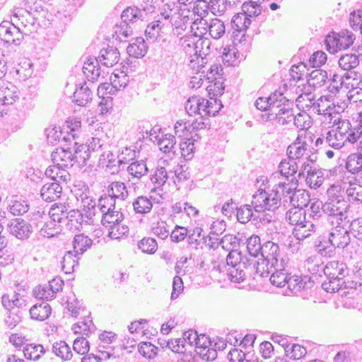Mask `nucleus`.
I'll return each mask as SVG.
<instances>
[{"instance_id":"nucleus-1","label":"nucleus","mask_w":362,"mask_h":362,"mask_svg":"<svg viewBox=\"0 0 362 362\" xmlns=\"http://www.w3.org/2000/svg\"><path fill=\"white\" fill-rule=\"evenodd\" d=\"M226 270L228 279L235 283L243 282L247 275L269 276L273 269L285 270L289 258L285 250H274L265 256L263 250H228Z\"/></svg>"},{"instance_id":"nucleus-2","label":"nucleus","mask_w":362,"mask_h":362,"mask_svg":"<svg viewBox=\"0 0 362 362\" xmlns=\"http://www.w3.org/2000/svg\"><path fill=\"white\" fill-rule=\"evenodd\" d=\"M344 189L345 187H341V185H332L327 192V201L324 204H321L323 214L329 217L328 221L332 225L335 222L337 227L340 228H344L349 222L346 213L350 205L345 199Z\"/></svg>"},{"instance_id":"nucleus-3","label":"nucleus","mask_w":362,"mask_h":362,"mask_svg":"<svg viewBox=\"0 0 362 362\" xmlns=\"http://www.w3.org/2000/svg\"><path fill=\"white\" fill-rule=\"evenodd\" d=\"M153 6L150 5H141V7L136 6H129L124 8L120 15V24L115 25V40L119 44L123 41V38H129L133 35V30L129 25L134 23L139 20L143 21L148 13H151Z\"/></svg>"},{"instance_id":"nucleus-4","label":"nucleus","mask_w":362,"mask_h":362,"mask_svg":"<svg viewBox=\"0 0 362 362\" xmlns=\"http://www.w3.org/2000/svg\"><path fill=\"white\" fill-rule=\"evenodd\" d=\"M322 272L326 279L322 283V288L328 293H334L341 288L344 278L349 274L346 264L342 262L332 261L328 262Z\"/></svg>"},{"instance_id":"nucleus-5","label":"nucleus","mask_w":362,"mask_h":362,"mask_svg":"<svg viewBox=\"0 0 362 362\" xmlns=\"http://www.w3.org/2000/svg\"><path fill=\"white\" fill-rule=\"evenodd\" d=\"M252 201L255 211H260L262 209L274 212L281 206L280 192L274 187L269 193L265 189L259 188L256 194H253Z\"/></svg>"},{"instance_id":"nucleus-6","label":"nucleus","mask_w":362,"mask_h":362,"mask_svg":"<svg viewBox=\"0 0 362 362\" xmlns=\"http://www.w3.org/2000/svg\"><path fill=\"white\" fill-rule=\"evenodd\" d=\"M75 197L78 201H81L83 206V212L86 218H93L96 213V199L92 196L89 187L83 182L75 185Z\"/></svg>"},{"instance_id":"nucleus-7","label":"nucleus","mask_w":362,"mask_h":362,"mask_svg":"<svg viewBox=\"0 0 362 362\" xmlns=\"http://www.w3.org/2000/svg\"><path fill=\"white\" fill-rule=\"evenodd\" d=\"M216 224L221 225V223L214 222L211 224L210 233L205 236L202 235L203 229L200 227H196L192 230H188L187 233V242L189 245H192L195 244L194 249H197V245L201 243H204L209 248H214L215 247V242H214V237L213 235H218V232L216 229Z\"/></svg>"},{"instance_id":"nucleus-8","label":"nucleus","mask_w":362,"mask_h":362,"mask_svg":"<svg viewBox=\"0 0 362 362\" xmlns=\"http://www.w3.org/2000/svg\"><path fill=\"white\" fill-rule=\"evenodd\" d=\"M360 60L359 54L351 51L341 54L338 64L342 70L346 71L343 74L346 80L357 79L359 73L356 69L359 66Z\"/></svg>"},{"instance_id":"nucleus-9","label":"nucleus","mask_w":362,"mask_h":362,"mask_svg":"<svg viewBox=\"0 0 362 362\" xmlns=\"http://www.w3.org/2000/svg\"><path fill=\"white\" fill-rule=\"evenodd\" d=\"M98 95L100 98L98 104L100 115L110 114L113 109V84L103 83L98 88Z\"/></svg>"},{"instance_id":"nucleus-10","label":"nucleus","mask_w":362,"mask_h":362,"mask_svg":"<svg viewBox=\"0 0 362 362\" xmlns=\"http://www.w3.org/2000/svg\"><path fill=\"white\" fill-rule=\"evenodd\" d=\"M64 281L61 278H54L47 284L35 287L33 290L34 295L37 298L52 300L55 297L57 293L62 290Z\"/></svg>"},{"instance_id":"nucleus-11","label":"nucleus","mask_w":362,"mask_h":362,"mask_svg":"<svg viewBox=\"0 0 362 362\" xmlns=\"http://www.w3.org/2000/svg\"><path fill=\"white\" fill-rule=\"evenodd\" d=\"M0 38L5 43L18 45L23 40V35L13 23L4 21L0 24Z\"/></svg>"},{"instance_id":"nucleus-12","label":"nucleus","mask_w":362,"mask_h":362,"mask_svg":"<svg viewBox=\"0 0 362 362\" xmlns=\"http://www.w3.org/2000/svg\"><path fill=\"white\" fill-rule=\"evenodd\" d=\"M339 173L343 185L342 187H346V185H349V187L346 189V194L349 201L362 203V186L356 183L357 182H359V180L354 176L346 175V173L341 175V170H339Z\"/></svg>"},{"instance_id":"nucleus-13","label":"nucleus","mask_w":362,"mask_h":362,"mask_svg":"<svg viewBox=\"0 0 362 362\" xmlns=\"http://www.w3.org/2000/svg\"><path fill=\"white\" fill-rule=\"evenodd\" d=\"M92 221L93 218H86L85 213L78 209H72L68 211L64 223L69 230H79L83 223L90 224Z\"/></svg>"},{"instance_id":"nucleus-14","label":"nucleus","mask_w":362,"mask_h":362,"mask_svg":"<svg viewBox=\"0 0 362 362\" xmlns=\"http://www.w3.org/2000/svg\"><path fill=\"white\" fill-rule=\"evenodd\" d=\"M122 39V42H129L126 48L127 54L132 57L139 59L142 58L147 53L148 47L142 37H132L130 40Z\"/></svg>"},{"instance_id":"nucleus-15","label":"nucleus","mask_w":362,"mask_h":362,"mask_svg":"<svg viewBox=\"0 0 362 362\" xmlns=\"http://www.w3.org/2000/svg\"><path fill=\"white\" fill-rule=\"evenodd\" d=\"M285 103L286 104H284L280 110L281 113L279 114L276 122L279 124L285 125L293 121L294 125L298 128L299 126H300V124L298 123V117H303L304 114L299 112L296 115H294L293 108V101L287 99V102Z\"/></svg>"},{"instance_id":"nucleus-16","label":"nucleus","mask_w":362,"mask_h":362,"mask_svg":"<svg viewBox=\"0 0 362 362\" xmlns=\"http://www.w3.org/2000/svg\"><path fill=\"white\" fill-rule=\"evenodd\" d=\"M52 160L61 167H72L74 165L73 148H58L52 152Z\"/></svg>"},{"instance_id":"nucleus-17","label":"nucleus","mask_w":362,"mask_h":362,"mask_svg":"<svg viewBox=\"0 0 362 362\" xmlns=\"http://www.w3.org/2000/svg\"><path fill=\"white\" fill-rule=\"evenodd\" d=\"M7 226L10 233L20 240L28 238L31 233L30 225L22 218H15L8 221Z\"/></svg>"},{"instance_id":"nucleus-18","label":"nucleus","mask_w":362,"mask_h":362,"mask_svg":"<svg viewBox=\"0 0 362 362\" xmlns=\"http://www.w3.org/2000/svg\"><path fill=\"white\" fill-rule=\"evenodd\" d=\"M18 99L17 88L11 83L0 81V103L12 105Z\"/></svg>"},{"instance_id":"nucleus-19","label":"nucleus","mask_w":362,"mask_h":362,"mask_svg":"<svg viewBox=\"0 0 362 362\" xmlns=\"http://www.w3.org/2000/svg\"><path fill=\"white\" fill-rule=\"evenodd\" d=\"M62 187L57 182H47L43 185L40 190L42 199L51 202L61 197Z\"/></svg>"},{"instance_id":"nucleus-20","label":"nucleus","mask_w":362,"mask_h":362,"mask_svg":"<svg viewBox=\"0 0 362 362\" xmlns=\"http://www.w3.org/2000/svg\"><path fill=\"white\" fill-rule=\"evenodd\" d=\"M324 171L325 170L320 168L319 165H310L305 180L306 183L313 189L320 187L325 179Z\"/></svg>"},{"instance_id":"nucleus-21","label":"nucleus","mask_w":362,"mask_h":362,"mask_svg":"<svg viewBox=\"0 0 362 362\" xmlns=\"http://www.w3.org/2000/svg\"><path fill=\"white\" fill-rule=\"evenodd\" d=\"M99 339L98 353L100 354L102 358L109 359L113 351V347L111 346L113 341L112 332L107 331L103 332L100 334Z\"/></svg>"},{"instance_id":"nucleus-22","label":"nucleus","mask_w":362,"mask_h":362,"mask_svg":"<svg viewBox=\"0 0 362 362\" xmlns=\"http://www.w3.org/2000/svg\"><path fill=\"white\" fill-rule=\"evenodd\" d=\"M324 253L326 255V250H319L315 254L307 257L305 260L304 266L307 268L308 271L312 274H317L318 272L323 268L324 264Z\"/></svg>"},{"instance_id":"nucleus-23","label":"nucleus","mask_w":362,"mask_h":362,"mask_svg":"<svg viewBox=\"0 0 362 362\" xmlns=\"http://www.w3.org/2000/svg\"><path fill=\"white\" fill-rule=\"evenodd\" d=\"M214 237V242H215V247L213 249H216L219 245L222 249H235L238 247H240L245 245L243 240L238 239L235 235L232 234H227L219 240L216 235Z\"/></svg>"},{"instance_id":"nucleus-24","label":"nucleus","mask_w":362,"mask_h":362,"mask_svg":"<svg viewBox=\"0 0 362 362\" xmlns=\"http://www.w3.org/2000/svg\"><path fill=\"white\" fill-rule=\"evenodd\" d=\"M291 204L295 208L303 209L307 207L310 199L308 191L305 189H295L294 192L288 197Z\"/></svg>"},{"instance_id":"nucleus-25","label":"nucleus","mask_w":362,"mask_h":362,"mask_svg":"<svg viewBox=\"0 0 362 362\" xmlns=\"http://www.w3.org/2000/svg\"><path fill=\"white\" fill-rule=\"evenodd\" d=\"M349 124L350 123L349 122L343 121L341 123V127H338L339 131L337 133L335 132L332 134L330 131L327 133L326 141L329 146L335 149H339L344 146V139L345 133L342 132L341 129L344 125H346V127L349 129Z\"/></svg>"},{"instance_id":"nucleus-26","label":"nucleus","mask_w":362,"mask_h":362,"mask_svg":"<svg viewBox=\"0 0 362 362\" xmlns=\"http://www.w3.org/2000/svg\"><path fill=\"white\" fill-rule=\"evenodd\" d=\"M298 166L296 161L291 160L283 159L279 165V172L285 177L286 180H290L292 177H296Z\"/></svg>"},{"instance_id":"nucleus-27","label":"nucleus","mask_w":362,"mask_h":362,"mask_svg":"<svg viewBox=\"0 0 362 362\" xmlns=\"http://www.w3.org/2000/svg\"><path fill=\"white\" fill-rule=\"evenodd\" d=\"M8 208L13 215L21 216L28 211L29 204L22 196L16 195L12 197Z\"/></svg>"},{"instance_id":"nucleus-28","label":"nucleus","mask_w":362,"mask_h":362,"mask_svg":"<svg viewBox=\"0 0 362 362\" xmlns=\"http://www.w3.org/2000/svg\"><path fill=\"white\" fill-rule=\"evenodd\" d=\"M113 204H110L106 211L103 213L101 223L103 226V233L106 234V236L110 240H112L113 233V209H112Z\"/></svg>"},{"instance_id":"nucleus-29","label":"nucleus","mask_w":362,"mask_h":362,"mask_svg":"<svg viewBox=\"0 0 362 362\" xmlns=\"http://www.w3.org/2000/svg\"><path fill=\"white\" fill-rule=\"evenodd\" d=\"M222 59L225 65L228 66H236L241 60L238 49L235 46H226L222 52Z\"/></svg>"},{"instance_id":"nucleus-30","label":"nucleus","mask_w":362,"mask_h":362,"mask_svg":"<svg viewBox=\"0 0 362 362\" xmlns=\"http://www.w3.org/2000/svg\"><path fill=\"white\" fill-rule=\"evenodd\" d=\"M51 307L47 302H42L35 304L30 309V314L32 319L44 321L51 315Z\"/></svg>"},{"instance_id":"nucleus-31","label":"nucleus","mask_w":362,"mask_h":362,"mask_svg":"<svg viewBox=\"0 0 362 362\" xmlns=\"http://www.w3.org/2000/svg\"><path fill=\"white\" fill-rule=\"evenodd\" d=\"M67 250L62 262V269L65 270L66 273H70L74 271V267L78 265V255H83L86 250Z\"/></svg>"},{"instance_id":"nucleus-32","label":"nucleus","mask_w":362,"mask_h":362,"mask_svg":"<svg viewBox=\"0 0 362 362\" xmlns=\"http://www.w3.org/2000/svg\"><path fill=\"white\" fill-rule=\"evenodd\" d=\"M99 70L98 60L96 58L90 57L87 62H84L83 73L88 81L93 82L97 80L100 76Z\"/></svg>"},{"instance_id":"nucleus-33","label":"nucleus","mask_w":362,"mask_h":362,"mask_svg":"<svg viewBox=\"0 0 362 362\" xmlns=\"http://www.w3.org/2000/svg\"><path fill=\"white\" fill-rule=\"evenodd\" d=\"M306 77L309 86L315 88L322 86L328 78L327 73L325 70L317 68L310 73H306Z\"/></svg>"},{"instance_id":"nucleus-34","label":"nucleus","mask_w":362,"mask_h":362,"mask_svg":"<svg viewBox=\"0 0 362 362\" xmlns=\"http://www.w3.org/2000/svg\"><path fill=\"white\" fill-rule=\"evenodd\" d=\"M171 180V170L168 172L164 167L157 166L153 174L151 176V181L155 188L160 189L165 183Z\"/></svg>"},{"instance_id":"nucleus-35","label":"nucleus","mask_w":362,"mask_h":362,"mask_svg":"<svg viewBox=\"0 0 362 362\" xmlns=\"http://www.w3.org/2000/svg\"><path fill=\"white\" fill-rule=\"evenodd\" d=\"M84 144L78 145V143L74 141V146L73 147L74 162L78 167L86 165L87 160L91 156L90 152H88Z\"/></svg>"},{"instance_id":"nucleus-36","label":"nucleus","mask_w":362,"mask_h":362,"mask_svg":"<svg viewBox=\"0 0 362 362\" xmlns=\"http://www.w3.org/2000/svg\"><path fill=\"white\" fill-rule=\"evenodd\" d=\"M92 100V92L86 85L76 88L74 93V101L78 106H86Z\"/></svg>"},{"instance_id":"nucleus-37","label":"nucleus","mask_w":362,"mask_h":362,"mask_svg":"<svg viewBox=\"0 0 362 362\" xmlns=\"http://www.w3.org/2000/svg\"><path fill=\"white\" fill-rule=\"evenodd\" d=\"M345 168L350 175L361 173L362 171V157L356 153H351L346 158Z\"/></svg>"},{"instance_id":"nucleus-38","label":"nucleus","mask_w":362,"mask_h":362,"mask_svg":"<svg viewBox=\"0 0 362 362\" xmlns=\"http://www.w3.org/2000/svg\"><path fill=\"white\" fill-rule=\"evenodd\" d=\"M13 17L21 19V23L25 28H28L30 32H33L37 29V18L34 17L29 11L19 9L13 15Z\"/></svg>"},{"instance_id":"nucleus-39","label":"nucleus","mask_w":362,"mask_h":362,"mask_svg":"<svg viewBox=\"0 0 362 362\" xmlns=\"http://www.w3.org/2000/svg\"><path fill=\"white\" fill-rule=\"evenodd\" d=\"M286 218L288 219L291 225H297L301 228H305L308 225H310L311 227L314 226L312 223L305 221V212L303 209H299L293 213L289 211L286 214Z\"/></svg>"},{"instance_id":"nucleus-40","label":"nucleus","mask_w":362,"mask_h":362,"mask_svg":"<svg viewBox=\"0 0 362 362\" xmlns=\"http://www.w3.org/2000/svg\"><path fill=\"white\" fill-rule=\"evenodd\" d=\"M298 185L296 177H292L290 180L280 182L274 187L280 192L281 197H284L291 195Z\"/></svg>"},{"instance_id":"nucleus-41","label":"nucleus","mask_w":362,"mask_h":362,"mask_svg":"<svg viewBox=\"0 0 362 362\" xmlns=\"http://www.w3.org/2000/svg\"><path fill=\"white\" fill-rule=\"evenodd\" d=\"M68 211V209L64 204H56L50 208L49 216L51 220L57 221L58 223H64Z\"/></svg>"},{"instance_id":"nucleus-42","label":"nucleus","mask_w":362,"mask_h":362,"mask_svg":"<svg viewBox=\"0 0 362 362\" xmlns=\"http://www.w3.org/2000/svg\"><path fill=\"white\" fill-rule=\"evenodd\" d=\"M127 171L129 175L133 176V177L140 179L148 173V169L147 168L146 160L141 159L139 161L136 160L130 163L127 167Z\"/></svg>"},{"instance_id":"nucleus-43","label":"nucleus","mask_w":362,"mask_h":362,"mask_svg":"<svg viewBox=\"0 0 362 362\" xmlns=\"http://www.w3.org/2000/svg\"><path fill=\"white\" fill-rule=\"evenodd\" d=\"M132 205L135 213L141 214L149 213L153 207L151 200L144 196L137 197L133 202Z\"/></svg>"},{"instance_id":"nucleus-44","label":"nucleus","mask_w":362,"mask_h":362,"mask_svg":"<svg viewBox=\"0 0 362 362\" xmlns=\"http://www.w3.org/2000/svg\"><path fill=\"white\" fill-rule=\"evenodd\" d=\"M62 232V226L57 221L50 220L46 222L43 227L40 229V233L43 237L53 238L60 235Z\"/></svg>"},{"instance_id":"nucleus-45","label":"nucleus","mask_w":362,"mask_h":362,"mask_svg":"<svg viewBox=\"0 0 362 362\" xmlns=\"http://www.w3.org/2000/svg\"><path fill=\"white\" fill-rule=\"evenodd\" d=\"M163 25L164 24L160 20L153 21L150 23L145 30L146 39L148 41L155 42L160 35V32Z\"/></svg>"},{"instance_id":"nucleus-46","label":"nucleus","mask_w":362,"mask_h":362,"mask_svg":"<svg viewBox=\"0 0 362 362\" xmlns=\"http://www.w3.org/2000/svg\"><path fill=\"white\" fill-rule=\"evenodd\" d=\"M194 149L195 147L193 141L181 139L177 148V153L178 155L180 154L181 157L185 160H189L193 158Z\"/></svg>"},{"instance_id":"nucleus-47","label":"nucleus","mask_w":362,"mask_h":362,"mask_svg":"<svg viewBox=\"0 0 362 362\" xmlns=\"http://www.w3.org/2000/svg\"><path fill=\"white\" fill-rule=\"evenodd\" d=\"M139 153V151H136L135 148H132L131 147H125V148L122 150V151L117 156L119 170H121L124 168L122 165H124L130 160L136 159L137 157L136 154Z\"/></svg>"},{"instance_id":"nucleus-48","label":"nucleus","mask_w":362,"mask_h":362,"mask_svg":"<svg viewBox=\"0 0 362 362\" xmlns=\"http://www.w3.org/2000/svg\"><path fill=\"white\" fill-rule=\"evenodd\" d=\"M45 350L41 344H28L23 348V354L27 359L37 361Z\"/></svg>"},{"instance_id":"nucleus-49","label":"nucleus","mask_w":362,"mask_h":362,"mask_svg":"<svg viewBox=\"0 0 362 362\" xmlns=\"http://www.w3.org/2000/svg\"><path fill=\"white\" fill-rule=\"evenodd\" d=\"M242 11L245 16L250 17H255L259 16L262 12V6L260 0L252 1L245 2L242 5Z\"/></svg>"},{"instance_id":"nucleus-50","label":"nucleus","mask_w":362,"mask_h":362,"mask_svg":"<svg viewBox=\"0 0 362 362\" xmlns=\"http://www.w3.org/2000/svg\"><path fill=\"white\" fill-rule=\"evenodd\" d=\"M306 353L307 351L304 346L298 344H293L291 346L289 345L287 349H286L284 354L286 358L298 361L305 356Z\"/></svg>"},{"instance_id":"nucleus-51","label":"nucleus","mask_w":362,"mask_h":362,"mask_svg":"<svg viewBox=\"0 0 362 362\" xmlns=\"http://www.w3.org/2000/svg\"><path fill=\"white\" fill-rule=\"evenodd\" d=\"M52 351L63 360H69L72 356L71 349L64 341L54 343Z\"/></svg>"},{"instance_id":"nucleus-52","label":"nucleus","mask_w":362,"mask_h":362,"mask_svg":"<svg viewBox=\"0 0 362 362\" xmlns=\"http://www.w3.org/2000/svg\"><path fill=\"white\" fill-rule=\"evenodd\" d=\"M174 132L175 137L182 140H187L190 133V127L189 122L180 119L176 122L174 125Z\"/></svg>"},{"instance_id":"nucleus-53","label":"nucleus","mask_w":362,"mask_h":362,"mask_svg":"<svg viewBox=\"0 0 362 362\" xmlns=\"http://www.w3.org/2000/svg\"><path fill=\"white\" fill-rule=\"evenodd\" d=\"M255 214L252 211V206L249 204H245L238 207L236 210V217L241 223H246L250 220L253 221Z\"/></svg>"},{"instance_id":"nucleus-54","label":"nucleus","mask_w":362,"mask_h":362,"mask_svg":"<svg viewBox=\"0 0 362 362\" xmlns=\"http://www.w3.org/2000/svg\"><path fill=\"white\" fill-rule=\"evenodd\" d=\"M337 35L339 50L347 49L353 45L355 36L351 32L348 30H343Z\"/></svg>"},{"instance_id":"nucleus-55","label":"nucleus","mask_w":362,"mask_h":362,"mask_svg":"<svg viewBox=\"0 0 362 362\" xmlns=\"http://www.w3.org/2000/svg\"><path fill=\"white\" fill-rule=\"evenodd\" d=\"M331 236L332 238L329 240V243L334 249H344L349 244L350 239L349 235L333 233V235H331Z\"/></svg>"},{"instance_id":"nucleus-56","label":"nucleus","mask_w":362,"mask_h":362,"mask_svg":"<svg viewBox=\"0 0 362 362\" xmlns=\"http://www.w3.org/2000/svg\"><path fill=\"white\" fill-rule=\"evenodd\" d=\"M324 45L329 53L334 54L337 52L339 50L337 33L332 32L326 35Z\"/></svg>"},{"instance_id":"nucleus-57","label":"nucleus","mask_w":362,"mask_h":362,"mask_svg":"<svg viewBox=\"0 0 362 362\" xmlns=\"http://www.w3.org/2000/svg\"><path fill=\"white\" fill-rule=\"evenodd\" d=\"M285 270L273 269L270 273L269 281L271 284L277 287L281 288L286 285L287 281V275L284 273Z\"/></svg>"},{"instance_id":"nucleus-58","label":"nucleus","mask_w":362,"mask_h":362,"mask_svg":"<svg viewBox=\"0 0 362 362\" xmlns=\"http://www.w3.org/2000/svg\"><path fill=\"white\" fill-rule=\"evenodd\" d=\"M274 99V101L272 102L271 105L268 108L267 111L270 113H274V117L276 121L279 117V114L281 113L280 110L282 108L283 105L286 104L285 102H287V98L283 96L282 93H281V97L276 95Z\"/></svg>"},{"instance_id":"nucleus-59","label":"nucleus","mask_w":362,"mask_h":362,"mask_svg":"<svg viewBox=\"0 0 362 362\" xmlns=\"http://www.w3.org/2000/svg\"><path fill=\"white\" fill-rule=\"evenodd\" d=\"M276 95L281 97V92L275 91L270 94L267 98L259 97L255 103V107L259 110L267 111Z\"/></svg>"},{"instance_id":"nucleus-60","label":"nucleus","mask_w":362,"mask_h":362,"mask_svg":"<svg viewBox=\"0 0 362 362\" xmlns=\"http://www.w3.org/2000/svg\"><path fill=\"white\" fill-rule=\"evenodd\" d=\"M194 46L195 54L201 57L209 54L211 46L210 40L208 38H199L196 42H193Z\"/></svg>"},{"instance_id":"nucleus-61","label":"nucleus","mask_w":362,"mask_h":362,"mask_svg":"<svg viewBox=\"0 0 362 362\" xmlns=\"http://www.w3.org/2000/svg\"><path fill=\"white\" fill-rule=\"evenodd\" d=\"M200 101L203 103L204 98L199 95H193L189 98L185 103V110L189 115L199 113V105H200Z\"/></svg>"},{"instance_id":"nucleus-62","label":"nucleus","mask_w":362,"mask_h":362,"mask_svg":"<svg viewBox=\"0 0 362 362\" xmlns=\"http://www.w3.org/2000/svg\"><path fill=\"white\" fill-rule=\"evenodd\" d=\"M98 167L105 170H111L113 168V153L111 150L103 152L98 161Z\"/></svg>"},{"instance_id":"nucleus-63","label":"nucleus","mask_w":362,"mask_h":362,"mask_svg":"<svg viewBox=\"0 0 362 362\" xmlns=\"http://www.w3.org/2000/svg\"><path fill=\"white\" fill-rule=\"evenodd\" d=\"M93 244L92 240L83 233L76 235L73 240V249H88Z\"/></svg>"},{"instance_id":"nucleus-64","label":"nucleus","mask_w":362,"mask_h":362,"mask_svg":"<svg viewBox=\"0 0 362 362\" xmlns=\"http://www.w3.org/2000/svg\"><path fill=\"white\" fill-rule=\"evenodd\" d=\"M190 129L194 132H199L206 129H210L211 123L209 116L201 115L189 124Z\"/></svg>"}]
</instances>
